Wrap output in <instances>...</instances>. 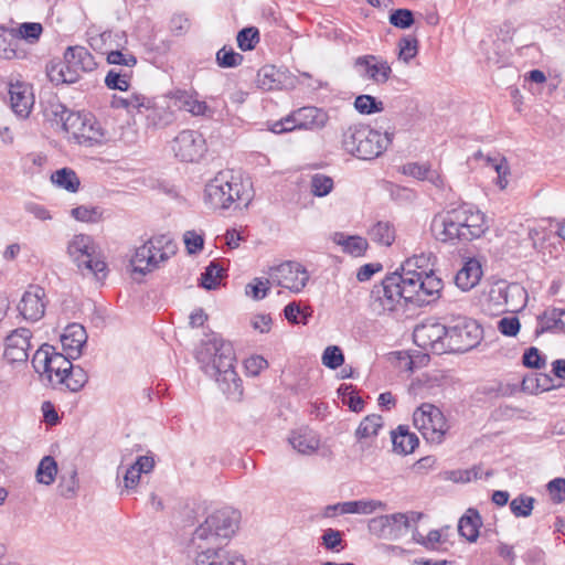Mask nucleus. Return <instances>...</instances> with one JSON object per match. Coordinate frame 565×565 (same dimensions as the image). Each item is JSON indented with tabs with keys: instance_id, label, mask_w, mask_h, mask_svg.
Listing matches in <instances>:
<instances>
[{
	"instance_id": "7ed1b4c3",
	"label": "nucleus",
	"mask_w": 565,
	"mask_h": 565,
	"mask_svg": "<svg viewBox=\"0 0 565 565\" xmlns=\"http://www.w3.org/2000/svg\"><path fill=\"white\" fill-rule=\"evenodd\" d=\"M204 199L214 210H227L233 204L247 206L252 194L238 177L231 171H222L205 185Z\"/></svg>"
},
{
	"instance_id": "bf43d9fd",
	"label": "nucleus",
	"mask_w": 565,
	"mask_h": 565,
	"mask_svg": "<svg viewBox=\"0 0 565 565\" xmlns=\"http://www.w3.org/2000/svg\"><path fill=\"white\" fill-rule=\"evenodd\" d=\"M344 362V355L337 345L328 347L322 354V363L329 369L335 370Z\"/></svg>"
},
{
	"instance_id": "6e6552de",
	"label": "nucleus",
	"mask_w": 565,
	"mask_h": 565,
	"mask_svg": "<svg viewBox=\"0 0 565 565\" xmlns=\"http://www.w3.org/2000/svg\"><path fill=\"white\" fill-rule=\"evenodd\" d=\"M174 250L175 245L169 236H152L145 244L136 248L130 263L135 271L145 275L157 269Z\"/></svg>"
},
{
	"instance_id": "0e129e2a",
	"label": "nucleus",
	"mask_w": 565,
	"mask_h": 565,
	"mask_svg": "<svg viewBox=\"0 0 565 565\" xmlns=\"http://www.w3.org/2000/svg\"><path fill=\"white\" fill-rule=\"evenodd\" d=\"M184 244L189 254H196L203 249V234L196 231H186L183 235Z\"/></svg>"
},
{
	"instance_id": "b1692460",
	"label": "nucleus",
	"mask_w": 565,
	"mask_h": 565,
	"mask_svg": "<svg viewBox=\"0 0 565 565\" xmlns=\"http://www.w3.org/2000/svg\"><path fill=\"white\" fill-rule=\"evenodd\" d=\"M289 444L301 455H311L320 447L319 436L309 428H300L291 431Z\"/></svg>"
},
{
	"instance_id": "c756f323",
	"label": "nucleus",
	"mask_w": 565,
	"mask_h": 565,
	"mask_svg": "<svg viewBox=\"0 0 565 565\" xmlns=\"http://www.w3.org/2000/svg\"><path fill=\"white\" fill-rule=\"evenodd\" d=\"M565 332V310L547 309L539 317L536 334L543 332Z\"/></svg>"
},
{
	"instance_id": "603ef678",
	"label": "nucleus",
	"mask_w": 565,
	"mask_h": 565,
	"mask_svg": "<svg viewBox=\"0 0 565 565\" xmlns=\"http://www.w3.org/2000/svg\"><path fill=\"white\" fill-rule=\"evenodd\" d=\"M236 41L242 51L254 50L259 42V31L255 26L244 28L237 33Z\"/></svg>"
},
{
	"instance_id": "aec40b11",
	"label": "nucleus",
	"mask_w": 565,
	"mask_h": 565,
	"mask_svg": "<svg viewBox=\"0 0 565 565\" xmlns=\"http://www.w3.org/2000/svg\"><path fill=\"white\" fill-rule=\"evenodd\" d=\"M9 95L13 113L21 118H26L34 105L32 87L23 82L11 83Z\"/></svg>"
},
{
	"instance_id": "f257e3e1",
	"label": "nucleus",
	"mask_w": 565,
	"mask_h": 565,
	"mask_svg": "<svg viewBox=\"0 0 565 565\" xmlns=\"http://www.w3.org/2000/svg\"><path fill=\"white\" fill-rule=\"evenodd\" d=\"M196 360L203 372L213 377L230 395L242 394V381L235 371V351L231 342L216 335L202 341Z\"/></svg>"
},
{
	"instance_id": "2f4dec72",
	"label": "nucleus",
	"mask_w": 565,
	"mask_h": 565,
	"mask_svg": "<svg viewBox=\"0 0 565 565\" xmlns=\"http://www.w3.org/2000/svg\"><path fill=\"white\" fill-rule=\"evenodd\" d=\"M503 280L494 281L490 285L489 290L484 295L483 308L489 315H500L507 312V307L503 302Z\"/></svg>"
},
{
	"instance_id": "338daca9",
	"label": "nucleus",
	"mask_w": 565,
	"mask_h": 565,
	"mask_svg": "<svg viewBox=\"0 0 565 565\" xmlns=\"http://www.w3.org/2000/svg\"><path fill=\"white\" fill-rule=\"evenodd\" d=\"M60 492L61 495L71 499L76 494V491L78 489V480H77V473L75 470L71 472V476L68 480H62L60 486Z\"/></svg>"
},
{
	"instance_id": "423d86ee",
	"label": "nucleus",
	"mask_w": 565,
	"mask_h": 565,
	"mask_svg": "<svg viewBox=\"0 0 565 565\" xmlns=\"http://www.w3.org/2000/svg\"><path fill=\"white\" fill-rule=\"evenodd\" d=\"M63 129L78 145L85 147L102 146L109 141V134L93 115L63 111Z\"/></svg>"
},
{
	"instance_id": "ea45409f",
	"label": "nucleus",
	"mask_w": 565,
	"mask_h": 565,
	"mask_svg": "<svg viewBox=\"0 0 565 565\" xmlns=\"http://www.w3.org/2000/svg\"><path fill=\"white\" fill-rule=\"evenodd\" d=\"M43 33V26L38 22L20 23L15 28H11V34L18 40H24L30 44L36 43Z\"/></svg>"
},
{
	"instance_id": "9b49d317",
	"label": "nucleus",
	"mask_w": 565,
	"mask_h": 565,
	"mask_svg": "<svg viewBox=\"0 0 565 565\" xmlns=\"http://www.w3.org/2000/svg\"><path fill=\"white\" fill-rule=\"evenodd\" d=\"M414 425L431 443H441L449 429L443 412L430 403H423L413 414Z\"/></svg>"
},
{
	"instance_id": "bb28decb",
	"label": "nucleus",
	"mask_w": 565,
	"mask_h": 565,
	"mask_svg": "<svg viewBox=\"0 0 565 565\" xmlns=\"http://www.w3.org/2000/svg\"><path fill=\"white\" fill-rule=\"evenodd\" d=\"M87 341L86 330L83 326L77 323L68 324L64 333L61 335V342L64 348L68 352L71 358L73 353L79 354L82 348Z\"/></svg>"
},
{
	"instance_id": "a211bd4d",
	"label": "nucleus",
	"mask_w": 565,
	"mask_h": 565,
	"mask_svg": "<svg viewBox=\"0 0 565 565\" xmlns=\"http://www.w3.org/2000/svg\"><path fill=\"white\" fill-rule=\"evenodd\" d=\"M32 332L26 328L13 330L4 340L3 356L9 363H24L31 349Z\"/></svg>"
},
{
	"instance_id": "3c124183",
	"label": "nucleus",
	"mask_w": 565,
	"mask_h": 565,
	"mask_svg": "<svg viewBox=\"0 0 565 565\" xmlns=\"http://www.w3.org/2000/svg\"><path fill=\"white\" fill-rule=\"evenodd\" d=\"M534 499L532 497L520 494L510 502V510L516 518H527L532 514Z\"/></svg>"
},
{
	"instance_id": "13d9d810",
	"label": "nucleus",
	"mask_w": 565,
	"mask_h": 565,
	"mask_svg": "<svg viewBox=\"0 0 565 565\" xmlns=\"http://www.w3.org/2000/svg\"><path fill=\"white\" fill-rule=\"evenodd\" d=\"M278 75L274 66H265L258 72L259 87L265 90L277 89L280 86V81L276 78Z\"/></svg>"
},
{
	"instance_id": "473e14b6",
	"label": "nucleus",
	"mask_w": 565,
	"mask_h": 565,
	"mask_svg": "<svg viewBox=\"0 0 565 565\" xmlns=\"http://www.w3.org/2000/svg\"><path fill=\"white\" fill-rule=\"evenodd\" d=\"M392 443L396 454L408 455L415 450L419 440L416 434L411 433L407 427L398 426L396 430L392 431Z\"/></svg>"
},
{
	"instance_id": "a18cd8bd",
	"label": "nucleus",
	"mask_w": 565,
	"mask_h": 565,
	"mask_svg": "<svg viewBox=\"0 0 565 565\" xmlns=\"http://www.w3.org/2000/svg\"><path fill=\"white\" fill-rule=\"evenodd\" d=\"M311 315L312 310L309 307L301 308L300 302L297 301L289 302L284 309V316L291 324L306 326Z\"/></svg>"
},
{
	"instance_id": "58836bf2",
	"label": "nucleus",
	"mask_w": 565,
	"mask_h": 565,
	"mask_svg": "<svg viewBox=\"0 0 565 565\" xmlns=\"http://www.w3.org/2000/svg\"><path fill=\"white\" fill-rule=\"evenodd\" d=\"M51 181L61 189L75 193L78 191L81 181L74 170L63 168L51 175Z\"/></svg>"
},
{
	"instance_id": "052dcab7",
	"label": "nucleus",
	"mask_w": 565,
	"mask_h": 565,
	"mask_svg": "<svg viewBox=\"0 0 565 565\" xmlns=\"http://www.w3.org/2000/svg\"><path fill=\"white\" fill-rule=\"evenodd\" d=\"M390 23L398 29H407L414 23L413 12L408 9H396L390 14Z\"/></svg>"
},
{
	"instance_id": "412c9836",
	"label": "nucleus",
	"mask_w": 565,
	"mask_h": 565,
	"mask_svg": "<svg viewBox=\"0 0 565 565\" xmlns=\"http://www.w3.org/2000/svg\"><path fill=\"white\" fill-rule=\"evenodd\" d=\"M174 104L193 116H212L213 111L204 100L199 99L194 90L174 89L171 93Z\"/></svg>"
},
{
	"instance_id": "49530a36",
	"label": "nucleus",
	"mask_w": 565,
	"mask_h": 565,
	"mask_svg": "<svg viewBox=\"0 0 565 565\" xmlns=\"http://www.w3.org/2000/svg\"><path fill=\"white\" fill-rule=\"evenodd\" d=\"M57 473V463L51 456H45L39 463L36 469L38 482L50 486L54 482Z\"/></svg>"
},
{
	"instance_id": "ddd939ff",
	"label": "nucleus",
	"mask_w": 565,
	"mask_h": 565,
	"mask_svg": "<svg viewBox=\"0 0 565 565\" xmlns=\"http://www.w3.org/2000/svg\"><path fill=\"white\" fill-rule=\"evenodd\" d=\"M462 221L463 214L456 207L441 211L433 217L430 231L434 237L443 243L469 242Z\"/></svg>"
},
{
	"instance_id": "4468645a",
	"label": "nucleus",
	"mask_w": 565,
	"mask_h": 565,
	"mask_svg": "<svg viewBox=\"0 0 565 565\" xmlns=\"http://www.w3.org/2000/svg\"><path fill=\"white\" fill-rule=\"evenodd\" d=\"M268 276L274 285L288 289L294 294H299L309 280V274L306 268L296 262H285L278 266L270 267Z\"/></svg>"
},
{
	"instance_id": "69168bd1",
	"label": "nucleus",
	"mask_w": 565,
	"mask_h": 565,
	"mask_svg": "<svg viewBox=\"0 0 565 565\" xmlns=\"http://www.w3.org/2000/svg\"><path fill=\"white\" fill-rule=\"evenodd\" d=\"M520 321L516 317H504L498 321V330L507 337H515L520 331Z\"/></svg>"
},
{
	"instance_id": "f704fd0d",
	"label": "nucleus",
	"mask_w": 565,
	"mask_h": 565,
	"mask_svg": "<svg viewBox=\"0 0 565 565\" xmlns=\"http://www.w3.org/2000/svg\"><path fill=\"white\" fill-rule=\"evenodd\" d=\"M481 526V516L477 510L469 509L467 513L460 518L458 532L469 542H476L479 536Z\"/></svg>"
},
{
	"instance_id": "de8ad7c7",
	"label": "nucleus",
	"mask_w": 565,
	"mask_h": 565,
	"mask_svg": "<svg viewBox=\"0 0 565 565\" xmlns=\"http://www.w3.org/2000/svg\"><path fill=\"white\" fill-rule=\"evenodd\" d=\"M54 353V348L49 344H43L40 349L36 350L32 358V365L36 373L41 376H45L50 364L52 362Z\"/></svg>"
},
{
	"instance_id": "72a5a7b5",
	"label": "nucleus",
	"mask_w": 565,
	"mask_h": 565,
	"mask_svg": "<svg viewBox=\"0 0 565 565\" xmlns=\"http://www.w3.org/2000/svg\"><path fill=\"white\" fill-rule=\"evenodd\" d=\"M561 387L555 384L554 379L546 373H532L524 376L522 381V390L530 394H539Z\"/></svg>"
},
{
	"instance_id": "79ce46f5",
	"label": "nucleus",
	"mask_w": 565,
	"mask_h": 565,
	"mask_svg": "<svg viewBox=\"0 0 565 565\" xmlns=\"http://www.w3.org/2000/svg\"><path fill=\"white\" fill-rule=\"evenodd\" d=\"M385 504L376 500H358L342 502V513L345 514H371L377 509H383Z\"/></svg>"
},
{
	"instance_id": "a878e982",
	"label": "nucleus",
	"mask_w": 565,
	"mask_h": 565,
	"mask_svg": "<svg viewBox=\"0 0 565 565\" xmlns=\"http://www.w3.org/2000/svg\"><path fill=\"white\" fill-rule=\"evenodd\" d=\"M482 269L480 263L470 258L455 276V284L463 291L472 289L481 279Z\"/></svg>"
},
{
	"instance_id": "09e8293b",
	"label": "nucleus",
	"mask_w": 565,
	"mask_h": 565,
	"mask_svg": "<svg viewBox=\"0 0 565 565\" xmlns=\"http://www.w3.org/2000/svg\"><path fill=\"white\" fill-rule=\"evenodd\" d=\"M271 284L269 276L267 278L256 277L246 285L245 294L254 300H262L268 295Z\"/></svg>"
},
{
	"instance_id": "7c9ffc66",
	"label": "nucleus",
	"mask_w": 565,
	"mask_h": 565,
	"mask_svg": "<svg viewBox=\"0 0 565 565\" xmlns=\"http://www.w3.org/2000/svg\"><path fill=\"white\" fill-rule=\"evenodd\" d=\"M503 302L507 307V311L515 312L525 306L527 292L520 284H510L503 280Z\"/></svg>"
},
{
	"instance_id": "20e7f679",
	"label": "nucleus",
	"mask_w": 565,
	"mask_h": 565,
	"mask_svg": "<svg viewBox=\"0 0 565 565\" xmlns=\"http://www.w3.org/2000/svg\"><path fill=\"white\" fill-rule=\"evenodd\" d=\"M434 256L431 253H420L407 258L398 270V275L405 279L411 292L414 288L429 299L438 296L443 289V280L434 274Z\"/></svg>"
},
{
	"instance_id": "e433bc0d",
	"label": "nucleus",
	"mask_w": 565,
	"mask_h": 565,
	"mask_svg": "<svg viewBox=\"0 0 565 565\" xmlns=\"http://www.w3.org/2000/svg\"><path fill=\"white\" fill-rule=\"evenodd\" d=\"M23 55V51L18 50V41L11 34V29L0 25V58L13 60Z\"/></svg>"
},
{
	"instance_id": "c9c22d12",
	"label": "nucleus",
	"mask_w": 565,
	"mask_h": 565,
	"mask_svg": "<svg viewBox=\"0 0 565 565\" xmlns=\"http://www.w3.org/2000/svg\"><path fill=\"white\" fill-rule=\"evenodd\" d=\"M477 157L483 159L486 166L493 169L497 172L498 177L495 183L501 190H504L509 183L507 177L510 173V168L507 159L501 154H495L491 157L483 156L481 152H478Z\"/></svg>"
},
{
	"instance_id": "f8f14e48",
	"label": "nucleus",
	"mask_w": 565,
	"mask_h": 565,
	"mask_svg": "<svg viewBox=\"0 0 565 565\" xmlns=\"http://www.w3.org/2000/svg\"><path fill=\"white\" fill-rule=\"evenodd\" d=\"M328 121L329 116L327 111L315 106H307L275 122L271 130L275 134H282L294 129L320 130L326 127Z\"/></svg>"
},
{
	"instance_id": "774afa93",
	"label": "nucleus",
	"mask_w": 565,
	"mask_h": 565,
	"mask_svg": "<svg viewBox=\"0 0 565 565\" xmlns=\"http://www.w3.org/2000/svg\"><path fill=\"white\" fill-rule=\"evenodd\" d=\"M268 367V362L262 355H253L245 361V369L248 375L257 376Z\"/></svg>"
},
{
	"instance_id": "a19ab883",
	"label": "nucleus",
	"mask_w": 565,
	"mask_h": 565,
	"mask_svg": "<svg viewBox=\"0 0 565 565\" xmlns=\"http://www.w3.org/2000/svg\"><path fill=\"white\" fill-rule=\"evenodd\" d=\"M88 381L86 371L81 366H74L71 363V369L66 371L63 377L58 379V384H65V386L72 391H79Z\"/></svg>"
},
{
	"instance_id": "4be33fe9",
	"label": "nucleus",
	"mask_w": 565,
	"mask_h": 565,
	"mask_svg": "<svg viewBox=\"0 0 565 565\" xmlns=\"http://www.w3.org/2000/svg\"><path fill=\"white\" fill-rule=\"evenodd\" d=\"M458 212L463 214L462 226H465L466 235L470 241L479 238L488 228L486 215L472 205L463 204L456 207Z\"/></svg>"
},
{
	"instance_id": "393cba45",
	"label": "nucleus",
	"mask_w": 565,
	"mask_h": 565,
	"mask_svg": "<svg viewBox=\"0 0 565 565\" xmlns=\"http://www.w3.org/2000/svg\"><path fill=\"white\" fill-rule=\"evenodd\" d=\"M192 544L196 550V565H224L223 551L220 548L218 542L192 541Z\"/></svg>"
},
{
	"instance_id": "4c0bfd02",
	"label": "nucleus",
	"mask_w": 565,
	"mask_h": 565,
	"mask_svg": "<svg viewBox=\"0 0 565 565\" xmlns=\"http://www.w3.org/2000/svg\"><path fill=\"white\" fill-rule=\"evenodd\" d=\"M370 239L383 246H391L395 241V228L390 222L380 221L369 230Z\"/></svg>"
},
{
	"instance_id": "6e6d98bb",
	"label": "nucleus",
	"mask_w": 565,
	"mask_h": 565,
	"mask_svg": "<svg viewBox=\"0 0 565 565\" xmlns=\"http://www.w3.org/2000/svg\"><path fill=\"white\" fill-rule=\"evenodd\" d=\"M223 268L218 264L212 262L201 276V286L207 290L215 289L220 285Z\"/></svg>"
},
{
	"instance_id": "f03ea898",
	"label": "nucleus",
	"mask_w": 565,
	"mask_h": 565,
	"mask_svg": "<svg viewBox=\"0 0 565 565\" xmlns=\"http://www.w3.org/2000/svg\"><path fill=\"white\" fill-rule=\"evenodd\" d=\"M405 279L398 275V270L387 275L381 284L375 285L370 295V306L377 315L386 311H394L402 302H414L416 305L428 303L430 299L424 297L418 289L411 292Z\"/></svg>"
},
{
	"instance_id": "0eeeda50",
	"label": "nucleus",
	"mask_w": 565,
	"mask_h": 565,
	"mask_svg": "<svg viewBox=\"0 0 565 565\" xmlns=\"http://www.w3.org/2000/svg\"><path fill=\"white\" fill-rule=\"evenodd\" d=\"M67 254L83 276L106 277L107 265L96 252L94 239L86 234L74 235L67 244Z\"/></svg>"
},
{
	"instance_id": "5fc2aeb1",
	"label": "nucleus",
	"mask_w": 565,
	"mask_h": 565,
	"mask_svg": "<svg viewBox=\"0 0 565 565\" xmlns=\"http://www.w3.org/2000/svg\"><path fill=\"white\" fill-rule=\"evenodd\" d=\"M333 189V180L322 173H316L310 180V191L315 196H326Z\"/></svg>"
},
{
	"instance_id": "c03bdc74",
	"label": "nucleus",
	"mask_w": 565,
	"mask_h": 565,
	"mask_svg": "<svg viewBox=\"0 0 565 565\" xmlns=\"http://www.w3.org/2000/svg\"><path fill=\"white\" fill-rule=\"evenodd\" d=\"M70 369H71L70 359L64 356L62 353L54 351L52 362L50 364V369H49L45 377L49 380V382H51L53 384H58V379L63 377V375Z\"/></svg>"
},
{
	"instance_id": "2eb2a0df",
	"label": "nucleus",
	"mask_w": 565,
	"mask_h": 565,
	"mask_svg": "<svg viewBox=\"0 0 565 565\" xmlns=\"http://www.w3.org/2000/svg\"><path fill=\"white\" fill-rule=\"evenodd\" d=\"M413 339L417 347L434 354H444L449 352L448 326L439 322H427L417 326L413 332Z\"/></svg>"
},
{
	"instance_id": "4d7b16f0",
	"label": "nucleus",
	"mask_w": 565,
	"mask_h": 565,
	"mask_svg": "<svg viewBox=\"0 0 565 565\" xmlns=\"http://www.w3.org/2000/svg\"><path fill=\"white\" fill-rule=\"evenodd\" d=\"M354 107L360 114L370 115L383 110V103L371 95H360L354 100Z\"/></svg>"
},
{
	"instance_id": "f3484780",
	"label": "nucleus",
	"mask_w": 565,
	"mask_h": 565,
	"mask_svg": "<svg viewBox=\"0 0 565 565\" xmlns=\"http://www.w3.org/2000/svg\"><path fill=\"white\" fill-rule=\"evenodd\" d=\"M354 68L363 79L372 81L375 84L386 83L392 74L390 64L372 54L356 57Z\"/></svg>"
},
{
	"instance_id": "9d476101",
	"label": "nucleus",
	"mask_w": 565,
	"mask_h": 565,
	"mask_svg": "<svg viewBox=\"0 0 565 565\" xmlns=\"http://www.w3.org/2000/svg\"><path fill=\"white\" fill-rule=\"evenodd\" d=\"M448 343L449 352H467L473 349L482 338V329L479 323L467 317L449 316Z\"/></svg>"
},
{
	"instance_id": "1a4fd4ad",
	"label": "nucleus",
	"mask_w": 565,
	"mask_h": 565,
	"mask_svg": "<svg viewBox=\"0 0 565 565\" xmlns=\"http://www.w3.org/2000/svg\"><path fill=\"white\" fill-rule=\"evenodd\" d=\"M241 514L238 511L224 508L210 514L193 533V542H218L221 539H230L238 527Z\"/></svg>"
},
{
	"instance_id": "6ab92c4d",
	"label": "nucleus",
	"mask_w": 565,
	"mask_h": 565,
	"mask_svg": "<svg viewBox=\"0 0 565 565\" xmlns=\"http://www.w3.org/2000/svg\"><path fill=\"white\" fill-rule=\"evenodd\" d=\"M46 308V294L40 286H30L23 294L18 310L29 321L35 322L43 318Z\"/></svg>"
},
{
	"instance_id": "c85d7f7f",
	"label": "nucleus",
	"mask_w": 565,
	"mask_h": 565,
	"mask_svg": "<svg viewBox=\"0 0 565 565\" xmlns=\"http://www.w3.org/2000/svg\"><path fill=\"white\" fill-rule=\"evenodd\" d=\"M46 75L54 85L73 84L79 79L76 71L70 67L65 58L63 61H51L46 65Z\"/></svg>"
},
{
	"instance_id": "e2e57ef3",
	"label": "nucleus",
	"mask_w": 565,
	"mask_h": 565,
	"mask_svg": "<svg viewBox=\"0 0 565 565\" xmlns=\"http://www.w3.org/2000/svg\"><path fill=\"white\" fill-rule=\"evenodd\" d=\"M341 244L343 249L353 256H361L367 248L366 239L360 236H350Z\"/></svg>"
},
{
	"instance_id": "8fccbe9b",
	"label": "nucleus",
	"mask_w": 565,
	"mask_h": 565,
	"mask_svg": "<svg viewBox=\"0 0 565 565\" xmlns=\"http://www.w3.org/2000/svg\"><path fill=\"white\" fill-rule=\"evenodd\" d=\"M244 61V56L237 53L233 47L223 46L216 53V63L220 67L232 68L239 66Z\"/></svg>"
},
{
	"instance_id": "864d4df0",
	"label": "nucleus",
	"mask_w": 565,
	"mask_h": 565,
	"mask_svg": "<svg viewBox=\"0 0 565 565\" xmlns=\"http://www.w3.org/2000/svg\"><path fill=\"white\" fill-rule=\"evenodd\" d=\"M398 58L404 63H409L418 53V41L415 36H403L398 41Z\"/></svg>"
},
{
	"instance_id": "37998d69",
	"label": "nucleus",
	"mask_w": 565,
	"mask_h": 565,
	"mask_svg": "<svg viewBox=\"0 0 565 565\" xmlns=\"http://www.w3.org/2000/svg\"><path fill=\"white\" fill-rule=\"evenodd\" d=\"M383 420L380 415L366 416L355 430V437L359 443L375 437L382 428Z\"/></svg>"
},
{
	"instance_id": "5701e85b",
	"label": "nucleus",
	"mask_w": 565,
	"mask_h": 565,
	"mask_svg": "<svg viewBox=\"0 0 565 565\" xmlns=\"http://www.w3.org/2000/svg\"><path fill=\"white\" fill-rule=\"evenodd\" d=\"M64 58L71 68L81 77L83 72L93 71L96 67L94 56L84 46H70L64 53Z\"/></svg>"
},
{
	"instance_id": "39448f33",
	"label": "nucleus",
	"mask_w": 565,
	"mask_h": 565,
	"mask_svg": "<svg viewBox=\"0 0 565 565\" xmlns=\"http://www.w3.org/2000/svg\"><path fill=\"white\" fill-rule=\"evenodd\" d=\"M393 140V134H381L364 125H353L342 135L343 149L359 159L372 160L381 156Z\"/></svg>"
},
{
	"instance_id": "680f3d73",
	"label": "nucleus",
	"mask_w": 565,
	"mask_h": 565,
	"mask_svg": "<svg viewBox=\"0 0 565 565\" xmlns=\"http://www.w3.org/2000/svg\"><path fill=\"white\" fill-rule=\"evenodd\" d=\"M105 84L110 89L127 90L129 88V75L111 70L106 75Z\"/></svg>"
},
{
	"instance_id": "cd10ccee",
	"label": "nucleus",
	"mask_w": 565,
	"mask_h": 565,
	"mask_svg": "<svg viewBox=\"0 0 565 565\" xmlns=\"http://www.w3.org/2000/svg\"><path fill=\"white\" fill-rule=\"evenodd\" d=\"M154 467V460L150 456H139L137 460L124 472V484L126 490L135 489L142 473H149Z\"/></svg>"
},
{
	"instance_id": "dca6fc26",
	"label": "nucleus",
	"mask_w": 565,
	"mask_h": 565,
	"mask_svg": "<svg viewBox=\"0 0 565 565\" xmlns=\"http://www.w3.org/2000/svg\"><path fill=\"white\" fill-rule=\"evenodd\" d=\"M174 156L183 162L198 161L206 150L202 134L186 129L178 134L172 141Z\"/></svg>"
}]
</instances>
